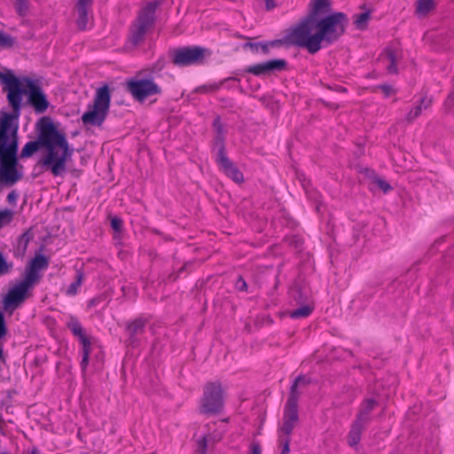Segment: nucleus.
I'll use <instances>...</instances> for the list:
<instances>
[{"label": "nucleus", "instance_id": "obj_19", "mask_svg": "<svg viewBox=\"0 0 454 454\" xmlns=\"http://www.w3.org/2000/svg\"><path fill=\"white\" fill-rule=\"evenodd\" d=\"M370 19V13L368 12H364L356 16L354 23L358 29H364L366 27Z\"/></svg>", "mask_w": 454, "mask_h": 454}, {"label": "nucleus", "instance_id": "obj_11", "mask_svg": "<svg viewBox=\"0 0 454 454\" xmlns=\"http://www.w3.org/2000/svg\"><path fill=\"white\" fill-rule=\"evenodd\" d=\"M298 421V411H297V402L294 397H290L287 401L284 418L283 424L280 427L279 432L282 434L288 436L293 429L294 428L296 423Z\"/></svg>", "mask_w": 454, "mask_h": 454}, {"label": "nucleus", "instance_id": "obj_3", "mask_svg": "<svg viewBox=\"0 0 454 454\" xmlns=\"http://www.w3.org/2000/svg\"><path fill=\"white\" fill-rule=\"evenodd\" d=\"M0 81L4 84L8 101L13 108L12 114L20 116L23 94H27L36 112L43 113L49 107V102L37 82L28 78L18 79L9 70H0Z\"/></svg>", "mask_w": 454, "mask_h": 454}, {"label": "nucleus", "instance_id": "obj_14", "mask_svg": "<svg viewBox=\"0 0 454 454\" xmlns=\"http://www.w3.org/2000/svg\"><path fill=\"white\" fill-rule=\"evenodd\" d=\"M217 163L220 168L233 181L237 183H241L243 181L242 173L234 167L223 153L219 154Z\"/></svg>", "mask_w": 454, "mask_h": 454}, {"label": "nucleus", "instance_id": "obj_15", "mask_svg": "<svg viewBox=\"0 0 454 454\" xmlns=\"http://www.w3.org/2000/svg\"><path fill=\"white\" fill-rule=\"evenodd\" d=\"M69 327L71 328V331L79 337L81 342L83 346V358H82V364L85 366L88 364L89 361V356H90V340L84 335L82 326L77 323L74 322L69 325Z\"/></svg>", "mask_w": 454, "mask_h": 454}, {"label": "nucleus", "instance_id": "obj_17", "mask_svg": "<svg viewBox=\"0 0 454 454\" xmlns=\"http://www.w3.org/2000/svg\"><path fill=\"white\" fill-rule=\"evenodd\" d=\"M362 428L359 425H354L348 434V442L349 446L355 447L358 444L361 439Z\"/></svg>", "mask_w": 454, "mask_h": 454}, {"label": "nucleus", "instance_id": "obj_10", "mask_svg": "<svg viewBox=\"0 0 454 454\" xmlns=\"http://www.w3.org/2000/svg\"><path fill=\"white\" fill-rule=\"evenodd\" d=\"M153 10L150 7L146 12L141 14L137 22L133 25L130 33V41L133 44H137L142 41L145 33L153 23Z\"/></svg>", "mask_w": 454, "mask_h": 454}, {"label": "nucleus", "instance_id": "obj_5", "mask_svg": "<svg viewBox=\"0 0 454 454\" xmlns=\"http://www.w3.org/2000/svg\"><path fill=\"white\" fill-rule=\"evenodd\" d=\"M110 106V93L104 86L97 90L95 99L89 105L82 115V123L86 126H100L105 121Z\"/></svg>", "mask_w": 454, "mask_h": 454}, {"label": "nucleus", "instance_id": "obj_22", "mask_svg": "<svg viewBox=\"0 0 454 454\" xmlns=\"http://www.w3.org/2000/svg\"><path fill=\"white\" fill-rule=\"evenodd\" d=\"M77 8H78V14H79V18L77 20L78 27L81 29H85L87 27L88 21H89L86 6L85 7L78 6Z\"/></svg>", "mask_w": 454, "mask_h": 454}, {"label": "nucleus", "instance_id": "obj_38", "mask_svg": "<svg viewBox=\"0 0 454 454\" xmlns=\"http://www.w3.org/2000/svg\"><path fill=\"white\" fill-rule=\"evenodd\" d=\"M374 404V402L373 401H368V406H369V409H372V406Z\"/></svg>", "mask_w": 454, "mask_h": 454}, {"label": "nucleus", "instance_id": "obj_33", "mask_svg": "<svg viewBox=\"0 0 454 454\" xmlns=\"http://www.w3.org/2000/svg\"><path fill=\"white\" fill-rule=\"evenodd\" d=\"M251 454H262L261 446L257 443H253L250 447Z\"/></svg>", "mask_w": 454, "mask_h": 454}, {"label": "nucleus", "instance_id": "obj_2", "mask_svg": "<svg viewBox=\"0 0 454 454\" xmlns=\"http://www.w3.org/2000/svg\"><path fill=\"white\" fill-rule=\"evenodd\" d=\"M36 129L38 140L27 143L20 156L30 157L39 147H43L45 153L39 163L51 170L54 176H61L65 173L66 164L73 154V149L69 147L65 133L49 117H43L36 123Z\"/></svg>", "mask_w": 454, "mask_h": 454}, {"label": "nucleus", "instance_id": "obj_4", "mask_svg": "<svg viewBox=\"0 0 454 454\" xmlns=\"http://www.w3.org/2000/svg\"><path fill=\"white\" fill-rule=\"evenodd\" d=\"M0 182L13 184L20 177L17 169L18 133L0 145Z\"/></svg>", "mask_w": 454, "mask_h": 454}, {"label": "nucleus", "instance_id": "obj_30", "mask_svg": "<svg viewBox=\"0 0 454 454\" xmlns=\"http://www.w3.org/2000/svg\"><path fill=\"white\" fill-rule=\"evenodd\" d=\"M81 285V278H79L76 283L71 285L67 289V294H74L76 293L77 287Z\"/></svg>", "mask_w": 454, "mask_h": 454}, {"label": "nucleus", "instance_id": "obj_32", "mask_svg": "<svg viewBox=\"0 0 454 454\" xmlns=\"http://www.w3.org/2000/svg\"><path fill=\"white\" fill-rule=\"evenodd\" d=\"M5 334V325L4 320V316L0 311V338Z\"/></svg>", "mask_w": 454, "mask_h": 454}, {"label": "nucleus", "instance_id": "obj_27", "mask_svg": "<svg viewBox=\"0 0 454 454\" xmlns=\"http://www.w3.org/2000/svg\"><path fill=\"white\" fill-rule=\"evenodd\" d=\"M16 9H17V12L20 14V15H24L27 10V3H26V0H23L21 2H19V1H16Z\"/></svg>", "mask_w": 454, "mask_h": 454}, {"label": "nucleus", "instance_id": "obj_35", "mask_svg": "<svg viewBox=\"0 0 454 454\" xmlns=\"http://www.w3.org/2000/svg\"><path fill=\"white\" fill-rule=\"evenodd\" d=\"M289 440L286 439L283 445V451L282 454H287L289 452Z\"/></svg>", "mask_w": 454, "mask_h": 454}, {"label": "nucleus", "instance_id": "obj_1", "mask_svg": "<svg viewBox=\"0 0 454 454\" xmlns=\"http://www.w3.org/2000/svg\"><path fill=\"white\" fill-rule=\"evenodd\" d=\"M331 0H311L308 16L294 28L285 43L307 49L310 53L337 40L348 23L342 12H332Z\"/></svg>", "mask_w": 454, "mask_h": 454}, {"label": "nucleus", "instance_id": "obj_29", "mask_svg": "<svg viewBox=\"0 0 454 454\" xmlns=\"http://www.w3.org/2000/svg\"><path fill=\"white\" fill-rule=\"evenodd\" d=\"M111 225L115 231H120L121 229L122 222L119 217H113L111 219Z\"/></svg>", "mask_w": 454, "mask_h": 454}, {"label": "nucleus", "instance_id": "obj_34", "mask_svg": "<svg viewBox=\"0 0 454 454\" xmlns=\"http://www.w3.org/2000/svg\"><path fill=\"white\" fill-rule=\"evenodd\" d=\"M17 197H18L17 193H16V192H10V193L8 194V196H7V200H8V202H9V203H13V202H15V201H16Z\"/></svg>", "mask_w": 454, "mask_h": 454}, {"label": "nucleus", "instance_id": "obj_31", "mask_svg": "<svg viewBox=\"0 0 454 454\" xmlns=\"http://www.w3.org/2000/svg\"><path fill=\"white\" fill-rule=\"evenodd\" d=\"M31 239V234L29 232L24 233L20 239V244H23L26 247Z\"/></svg>", "mask_w": 454, "mask_h": 454}, {"label": "nucleus", "instance_id": "obj_26", "mask_svg": "<svg viewBox=\"0 0 454 454\" xmlns=\"http://www.w3.org/2000/svg\"><path fill=\"white\" fill-rule=\"evenodd\" d=\"M374 184L377 185V187H379L384 192H387L388 191L391 190L390 184L387 181H385L381 178H375Z\"/></svg>", "mask_w": 454, "mask_h": 454}, {"label": "nucleus", "instance_id": "obj_20", "mask_svg": "<svg viewBox=\"0 0 454 454\" xmlns=\"http://www.w3.org/2000/svg\"><path fill=\"white\" fill-rule=\"evenodd\" d=\"M14 213L10 209L0 210V229L10 224L13 219Z\"/></svg>", "mask_w": 454, "mask_h": 454}, {"label": "nucleus", "instance_id": "obj_23", "mask_svg": "<svg viewBox=\"0 0 454 454\" xmlns=\"http://www.w3.org/2000/svg\"><path fill=\"white\" fill-rule=\"evenodd\" d=\"M382 60L386 61L389 65L387 66V69L389 73H395L396 72V67L395 64V57L392 53L387 52L383 57Z\"/></svg>", "mask_w": 454, "mask_h": 454}, {"label": "nucleus", "instance_id": "obj_28", "mask_svg": "<svg viewBox=\"0 0 454 454\" xmlns=\"http://www.w3.org/2000/svg\"><path fill=\"white\" fill-rule=\"evenodd\" d=\"M379 89L382 91L385 97H390L395 94V90L389 85L380 86Z\"/></svg>", "mask_w": 454, "mask_h": 454}, {"label": "nucleus", "instance_id": "obj_6", "mask_svg": "<svg viewBox=\"0 0 454 454\" xmlns=\"http://www.w3.org/2000/svg\"><path fill=\"white\" fill-rule=\"evenodd\" d=\"M223 407V389L221 384L212 382L206 385L200 402V411L206 414L219 412Z\"/></svg>", "mask_w": 454, "mask_h": 454}, {"label": "nucleus", "instance_id": "obj_18", "mask_svg": "<svg viewBox=\"0 0 454 454\" xmlns=\"http://www.w3.org/2000/svg\"><path fill=\"white\" fill-rule=\"evenodd\" d=\"M282 43H283V42L281 40H276V41H272V42L266 43L251 44L250 47L257 52H259V51L268 52L270 48L278 46Z\"/></svg>", "mask_w": 454, "mask_h": 454}, {"label": "nucleus", "instance_id": "obj_9", "mask_svg": "<svg viewBox=\"0 0 454 454\" xmlns=\"http://www.w3.org/2000/svg\"><path fill=\"white\" fill-rule=\"evenodd\" d=\"M209 53L200 47H186L176 50L173 53V62L177 66L200 64Z\"/></svg>", "mask_w": 454, "mask_h": 454}, {"label": "nucleus", "instance_id": "obj_13", "mask_svg": "<svg viewBox=\"0 0 454 454\" xmlns=\"http://www.w3.org/2000/svg\"><path fill=\"white\" fill-rule=\"evenodd\" d=\"M286 62L284 59H272L263 63L255 64L247 67V71L254 75H265L275 71L285 69Z\"/></svg>", "mask_w": 454, "mask_h": 454}, {"label": "nucleus", "instance_id": "obj_16", "mask_svg": "<svg viewBox=\"0 0 454 454\" xmlns=\"http://www.w3.org/2000/svg\"><path fill=\"white\" fill-rule=\"evenodd\" d=\"M435 5V0H417L416 13L420 17L427 16L434 9Z\"/></svg>", "mask_w": 454, "mask_h": 454}, {"label": "nucleus", "instance_id": "obj_8", "mask_svg": "<svg viewBox=\"0 0 454 454\" xmlns=\"http://www.w3.org/2000/svg\"><path fill=\"white\" fill-rule=\"evenodd\" d=\"M33 287L26 280L13 286L4 298V309L12 313L29 295V290Z\"/></svg>", "mask_w": 454, "mask_h": 454}, {"label": "nucleus", "instance_id": "obj_7", "mask_svg": "<svg viewBox=\"0 0 454 454\" xmlns=\"http://www.w3.org/2000/svg\"><path fill=\"white\" fill-rule=\"evenodd\" d=\"M128 88L132 96L140 102L151 99L160 93V88L148 79H135L128 82Z\"/></svg>", "mask_w": 454, "mask_h": 454}, {"label": "nucleus", "instance_id": "obj_12", "mask_svg": "<svg viewBox=\"0 0 454 454\" xmlns=\"http://www.w3.org/2000/svg\"><path fill=\"white\" fill-rule=\"evenodd\" d=\"M48 264L49 261L44 255L36 254L26 269L24 280L34 286L40 279V271L45 270Z\"/></svg>", "mask_w": 454, "mask_h": 454}, {"label": "nucleus", "instance_id": "obj_25", "mask_svg": "<svg viewBox=\"0 0 454 454\" xmlns=\"http://www.w3.org/2000/svg\"><path fill=\"white\" fill-rule=\"evenodd\" d=\"M14 43L13 39L3 33H0V46L2 47H12Z\"/></svg>", "mask_w": 454, "mask_h": 454}, {"label": "nucleus", "instance_id": "obj_24", "mask_svg": "<svg viewBox=\"0 0 454 454\" xmlns=\"http://www.w3.org/2000/svg\"><path fill=\"white\" fill-rule=\"evenodd\" d=\"M12 268V264L8 262L4 255L0 253V275L7 274Z\"/></svg>", "mask_w": 454, "mask_h": 454}, {"label": "nucleus", "instance_id": "obj_36", "mask_svg": "<svg viewBox=\"0 0 454 454\" xmlns=\"http://www.w3.org/2000/svg\"><path fill=\"white\" fill-rule=\"evenodd\" d=\"M266 4V6L268 9H270L275 6V1L274 0H263Z\"/></svg>", "mask_w": 454, "mask_h": 454}, {"label": "nucleus", "instance_id": "obj_37", "mask_svg": "<svg viewBox=\"0 0 454 454\" xmlns=\"http://www.w3.org/2000/svg\"><path fill=\"white\" fill-rule=\"evenodd\" d=\"M91 0H79L78 6L85 7L90 3Z\"/></svg>", "mask_w": 454, "mask_h": 454}, {"label": "nucleus", "instance_id": "obj_21", "mask_svg": "<svg viewBox=\"0 0 454 454\" xmlns=\"http://www.w3.org/2000/svg\"><path fill=\"white\" fill-rule=\"evenodd\" d=\"M312 310H313V307H311L309 305H305V306L301 307L300 309H297L290 312V316H291V317H294V318L306 317L309 315H310Z\"/></svg>", "mask_w": 454, "mask_h": 454}]
</instances>
